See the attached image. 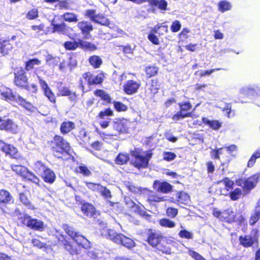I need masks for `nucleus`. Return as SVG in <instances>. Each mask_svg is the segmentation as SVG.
Listing matches in <instances>:
<instances>
[{
  "label": "nucleus",
  "mask_w": 260,
  "mask_h": 260,
  "mask_svg": "<svg viewBox=\"0 0 260 260\" xmlns=\"http://www.w3.org/2000/svg\"><path fill=\"white\" fill-rule=\"evenodd\" d=\"M88 61L90 64L94 68L98 69L102 65L103 63L102 59L98 55H92L88 58Z\"/></svg>",
  "instance_id": "nucleus-40"
},
{
  "label": "nucleus",
  "mask_w": 260,
  "mask_h": 260,
  "mask_svg": "<svg viewBox=\"0 0 260 260\" xmlns=\"http://www.w3.org/2000/svg\"><path fill=\"white\" fill-rule=\"evenodd\" d=\"M76 173H79L84 176H89L91 174V171L84 165L80 166L76 169Z\"/></svg>",
  "instance_id": "nucleus-57"
},
{
  "label": "nucleus",
  "mask_w": 260,
  "mask_h": 260,
  "mask_svg": "<svg viewBox=\"0 0 260 260\" xmlns=\"http://www.w3.org/2000/svg\"><path fill=\"white\" fill-rule=\"evenodd\" d=\"M31 243L34 246L36 247L39 249L48 248V245L42 242L39 239L37 238H34L31 240Z\"/></svg>",
  "instance_id": "nucleus-61"
},
{
  "label": "nucleus",
  "mask_w": 260,
  "mask_h": 260,
  "mask_svg": "<svg viewBox=\"0 0 260 260\" xmlns=\"http://www.w3.org/2000/svg\"><path fill=\"white\" fill-rule=\"evenodd\" d=\"M179 110L172 116V119L175 121H178L187 117H191L192 116L191 110L192 105L188 101H184L178 103Z\"/></svg>",
  "instance_id": "nucleus-6"
},
{
  "label": "nucleus",
  "mask_w": 260,
  "mask_h": 260,
  "mask_svg": "<svg viewBox=\"0 0 260 260\" xmlns=\"http://www.w3.org/2000/svg\"><path fill=\"white\" fill-rule=\"evenodd\" d=\"M112 103L114 109L118 112H124L127 110V106L121 102L114 101Z\"/></svg>",
  "instance_id": "nucleus-55"
},
{
  "label": "nucleus",
  "mask_w": 260,
  "mask_h": 260,
  "mask_svg": "<svg viewBox=\"0 0 260 260\" xmlns=\"http://www.w3.org/2000/svg\"><path fill=\"white\" fill-rule=\"evenodd\" d=\"M202 122L207 125L213 130L216 131L222 126V123L217 120H210L208 118L204 117L202 118Z\"/></svg>",
  "instance_id": "nucleus-32"
},
{
  "label": "nucleus",
  "mask_w": 260,
  "mask_h": 260,
  "mask_svg": "<svg viewBox=\"0 0 260 260\" xmlns=\"http://www.w3.org/2000/svg\"><path fill=\"white\" fill-rule=\"evenodd\" d=\"M212 214L214 217L218 218L223 222L231 223L237 221L235 213L230 208L224 210L222 211L214 209Z\"/></svg>",
  "instance_id": "nucleus-8"
},
{
  "label": "nucleus",
  "mask_w": 260,
  "mask_h": 260,
  "mask_svg": "<svg viewBox=\"0 0 260 260\" xmlns=\"http://www.w3.org/2000/svg\"><path fill=\"white\" fill-rule=\"evenodd\" d=\"M131 154L134 158L133 165L136 168H146L148 167L147 159L141 154V152L137 149L132 151Z\"/></svg>",
  "instance_id": "nucleus-13"
},
{
  "label": "nucleus",
  "mask_w": 260,
  "mask_h": 260,
  "mask_svg": "<svg viewBox=\"0 0 260 260\" xmlns=\"http://www.w3.org/2000/svg\"><path fill=\"white\" fill-rule=\"evenodd\" d=\"M30 217V216L26 214L19 212L17 218V225L27 226Z\"/></svg>",
  "instance_id": "nucleus-37"
},
{
  "label": "nucleus",
  "mask_w": 260,
  "mask_h": 260,
  "mask_svg": "<svg viewBox=\"0 0 260 260\" xmlns=\"http://www.w3.org/2000/svg\"><path fill=\"white\" fill-rule=\"evenodd\" d=\"M259 181L260 173L259 172L251 175L247 178L239 177L236 179L235 183L237 185L241 187L242 188H236L226 193L221 192V194L225 196L228 194L232 201L238 200L240 198L242 192L245 194H249L256 186Z\"/></svg>",
  "instance_id": "nucleus-1"
},
{
  "label": "nucleus",
  "mask_w": 260,
  "mask_h": 260,
  "mask_svg": "<svg viewBox=\"0 0 260 260\" xmlns=\"http://www.w3.org/2000/svg\"><path fill=\"white\" fill-rule=\"evenodd\" d=\"M129 121L124 118L116 119L113 122V128L116 136L128 133Z\"/></svg>",
  "instance_id": "nucleus-9"
},
{
  "label": "nucleus",
  "mask_w": 260,
  "mask_h": 260,
  "mask_svg": "<svg viewBox=\"0 0 260 260\" xmlns=\"http://www.w3.org/2000/svg\"><path fill=\"white\" fill-rule=\"evenodd\" d=\"M113 115V111L110 108H108L100 111L97 115L96 118L98 119L104 120L105 119L106 117H110Z\"/></svg>",
  "instance_id": "nucleus-50"
},
{
  "label": "nucleus",
  "mask_w": 260,
  "mask_h": 260,
  "mask_svg": "<svg viewBox=\"0 0 260 260\" xmlns=\"http://www.w3.org/2000/svg\"><path fill=\"white\" fill-rule=\"evenodd\" d=\"M160 88V84L157 79L151 80L150 82L147 84L144 94L146 98L152 99L158 93Z\"/></svg>",
  "instance_id": "nucleus-11"
},
{
  "label": "nucleus",
  "mask_w": 260,
  "mask_h": 260,
  "mask_svg": "<svg viewBox=\"0 0 260 260\" xmlns=\"http://www.w3.org/2000/svg\"><path fill=\"white\" fill-rule=\"evenodd\" d=\"M62 229L72 239L75 237L76 234L78 233L75 230L73 226H71L68 224H63L62 225Z\"/></svg>",
  "instance_id": "nucleus-53"
},
{
  "label": "nucleus",
  "mask_w": 260,
  "mask_h": 260,
  "mask_svg": "<svg viewBox=\"0 0 260 260\" xmlns=\"http://www.w3.org/2000/svg\"><path fill=\"white\" fill-rule=\"evenodd\" d=\"M75 127V123L72 121H63L60 126V133L64 135L71 132Z\"/></svg>",
  "instance_id": "nucleus-33"
},
{
  "label": "nucleus",
  "mask_w": 260,
  "mask_h": 260,
  "mask_svg": "<svg viewBox=\"0 0 260 260\" xmlns=\"http://www.w3.org/2000/svg\"><path fill=\"white\" fill-rule=\"evenodd\" d=\"M14 101L19 106L25 109V110L28 112V115H31L35 112L36 108L32 104L27 101L26 99H24L20 95H18L16 97Z\"/></svg>",
  "instance_id": "nucleus-20"
},
{
  "label": "nucleus",
  "mask_w": 260,
  "mask_h": 260,
  "mask_svg": "<svg viewBox=\"0 0 260 260\" xmlns=\"http://www.w3.org/2000/svg\"><path fill=\"white\" fill-rule=\"evenodd\" d=\"M81 204V210L82 213L88 217H92L96 214V209L94 205L88 202L82 203Z\"/></svg>",
  "instance_id": "nucleus-21"
},
{
  "label": "nucleus",
  "mask_w": 260,
  "mask_h": 260,
  "mask_svg": "<svg viewBox=\"0 0 260 260\" xmlns=\"http://www.w3.org/2000/svg\"><path fill=\"white\" fill-rule=\"evenodd\" d=\"M23 179L29 181L37 185H39L40 181L39 178L34 173L29 171L28 170H27Z\"/></svg>",
  "instance_id": "nucleus-43"
},
{
  "label": "nucleus",
  "mask_w": 260,
  "mask_h": 260,
  "mask_svg": "<svg viewBox=\"0 0 260 260\" xmlns=\"http://www.w3.org/2000/svg\"><path fill=\"white\" fill-rule=\"evenodd\" d=\"M129 159L128 153H119L115 159V162L118 165L126 164Z\"/></svg>",
  "instance_id": "nucleus-39"
},
{
  "label": "nucleus",
  "mask_w": 260,
  "mask_h": 260,
  "mask_svg": "<svg viewBox=\"0 0 260 260\" xmlns=\"http://www.w3.org/2000/svg\"><path fill=\"white\" fill-rule=\"evenodd\" d=\"M176 200L178 204L188 205L190 202V197L187 192L181 190L177 192Z\"/></svg>",
  "instance_id": "nucleus-25"
},
{
  "label": "nucleus",
  "mask_w": 260,
  "mask_h": 260,
  "mask_svg": "<svg viewBox=\"0 0 260 260\" xmlns=\"http://www.w3.org/2000/svg\"><path fill=\"white\" fill-rule=\"evenodd\" d=\"M181 28V24L179 20H176L172 22L171 25V30L173 32H177L180 30Z\"/></svg>",
  "instance_id": "nucleus-64"
},
{
  "label": "nucleus",
  "mask_w": 260,
  "mask_h": 260,
  "mask_svg": "<svg viewBox=\"0 0 260 260\" xmlns=\"http://www.w3.org/2000/svg\"><path fill=\"white\" fill-rule=\"evenodd\" d=\"M101 234L103 237L110 239L115 243L120 244L128 249H132L136 246L134 241L122 234L117 233L113 230L108 229L106 227L101 231Z\"/></svg>",
  "instance_id": "nucleus-4"
},
{
  "label": "nucleus",
  "mask_w": 260,
  "mask_h": 260,
  "mask_svg": "<svg viewBox=\"0 0 260 260\" xmlns=\"http://www.w3.org/2000/svg\"><path fill=\"white\" fill-rule=\"evenodd\" d=\"M260 157V151L257 150L254 152V153L251 155L250 159H249L247 163V167L249 168L252 167L257 158Z\"/></svg>",
  "instance_id": "nucleus-56"
},
{
  "label": "nucleus",
  "mask_w": 260,
  "mask_h": 260,
  "mask_svg": "<svg viewBox=\"0 0 260 260\" xmlns=\"http://www.w3.org/2000/svg\"><path fill=\"white\" fill-rule=\"evenodd\" d=\"M0 130L10 132L12 133H16L17 129V125L11 119H7L6 120L0 117Z\"/></svg>",
  "instance_id": "nucleus-19"
},
{
  "label": "nucleus",
  "mask_w": 260,
  "mask_h": 260,
  "mask_svg": "<svg viewBox=\"0 0 260 260\" xmlns=\"http://www.w3.org/2000/svg\"><path fill=\"white\" fill-rule=\"evenodd\" d=\"M152 187L157 192L162 193H169L173 191V186L166 181H161L155 180L153 181Z\"/></svg>",
  "instance_id": "nucleus-12"
},
{
  "label": "nucleus",
  "mask_w": 260,
  "mask_h": 260,
  "mask_svg": "<svg viewBox=\"0 0 260 260\" xmlns=\"http://www.w3.org/2000/svg\"><path fill=\"white\" fill-rule=\"evenodd\" d=\"M167 215L171 218H175L178 214V209L174 207H168L166 210Z\"/></svg>",
  "instance_id": "nucleus-62"
},
{
  "label": "nucleus",
  "mask_w": 260,
  "mask_h": 260,
  "mask_svg": "<svg viewBox=\"0 0 260 260\" xmlns=\"http://www.w3.org/2000/svg\"><path fill=\"white\" fill-rule=\"evenodd\" d=\"M99 192L105 199H109L112 198L111 191L106 186L102 185Z\"/></svg>",
  "instance_id": "nucleus-59"
},
{
  "label": "nucleus",
  "mask_w": 260,
  "mask_h": 260,
  "mask_svg": "<svg viewBox=\"0 0 260 260\" xmlns=\"http://www.w3.org/2000/svg\"><path fill=\"white\" fill-rule=\"evenodd\" d=\"M41 63V61L37 58L30 59L25 63V71H30L35 69V66H39Z\"/></svg>",
  "instance_id": "nucleus-36"
},
{
  "label": "nucleus",
  "mask_w": 260,
  "mask_h": 260,
  "mask_svg": "<svg viewBox=\"0 0 260 260\" xmlns=\"http://www.w3.org/2000/svg\"><path fill=\"white\" fill-rule=\"evenodd\" d=\"M48 167L41 161H37L34 164V170L35 172L39 174L43 172L44 173V170L47 169Z\"/></svg>",
  "instance_id": "nucleus-54"
},
{
  "label": "nucleus",
  "mask_w": 260,
  "mask_h": 260,
  "mask_svg": "<svg viewBox=\"0 0 260 260\" xmlns=\"http://www.w3.org/2000/svg\"><path fill=\"white\" fill-rule=\"evenodd\" d=\"M39 17L38 9L33 8L29 10L25 14V17L28 20H35Z\"/></svg>",
  "instance_id": "nucleus-48"
},
{
  "label": "nucleus",
  "mask_w": 260,
  "mask_h": 260,
  "mask_svg": "<svg viewBox=\"0 0 260 260\" xmlns=\"http://www.w3.org/2000/svg\"><path fill=\"white\" fill-rule=\"evenodd\" d=\"M58 242L72 255L78 256L81 254V249L73 245L66 237L61 236V239H59Z\"/></svg>",
  "instance_id": "nucleus-17"
},
{
  "label": "nucleus",
  "mask_w": 260,
  "mask_h": 260,
  "mask_svg": "<svg viewBox=\"0 0 260 260\" xmlns=\"http://www.w3.org/2000/svg\"><path fill=\"white\" fill-rule=\"evenodd\" d=\"M39 83L44 95L50 103L55 105L56 104V96L47 82L42 79H40Z\"/></svg>",
  "instance_id": "nucleus-15"
},
{
  "label": "nucleus",
  "mask_w": 260,
  "mask_h": 260,
  "mask_svg": "<svg viewBox=\"0 0 260 260\" xmlns=\"http://www.w3.org/2000/svg\"><path fill=\"white\" fill-rule=\"evenodd\" d=\"M176 157V155L172 152L166 151L163 153V159L167 161L174 160Z\"/></svg>",
  "instance_id": "nucleus-63"
},
{
  "label": "nucleus",
  "mask_w": 260,
  "mask_h": 260,
  "mask_svg": "<svg viewBox=\"0 0 260 260\" xmlns=\"http://www.w3.org/2000/svg\"><path fill=\"white\" fill-rule=\"evenodd\" d=\"M0 150L5 153L6 156H9L11 158H19L17 149L13 145L7 144L2 140H0Z\"/></svg>",
  "instance_id": "nucleus-14"
},
{
  "label": "nucleus",
  "mask_w": 260,
  "mask_h": 260,
  "mask_svg": "<svg viewBox=\"0 0 260 260\" xmlns=\"http://www.w3.org/2000/svg\"><path fill=\"white\" fill-rule=\"evenodd\" d=\"M94 94L98 97H100L106 104L112 103L111 98L109 94L103 89H96L94 91Z\"/></svg>",
  "instance_id": "nucleus-35"
},
{
  "label": "nucleus",
  "mask_w": 260,
  "mask_h": 260,
  "mask_svg": "<svg viewBox=\"0 0 260 260\" xmlns=\"http://www.w3.org/2000/svg\"><path fill=\"white\" fill-rule=\"evenodd\" d=\"M63 20L68 22H77L78 21L77 16L74 13L66 12L62 15Z\"/></svg>",
  "instance_id": "nucleus-47"
},
{
  "label": "nucleus",
  "mask_w": 260,
  "mask_h": 260,
  "mask_svg": "<svg viewBox=\"0 0 260 260\" xmlns=\"http://www.w3.org/2000/svg\"><path fill=\"white\" fill-rule=\"evenodd\" d=\"M159 225L164 228H173L175 227L176 223L174 221L167 218H162L158 220Z\"/></svg>",
  "instance_id": "nucleus-46"
},
{
  "label": "nucleus",
  "mask_w": 260,
  "mask_h": 260,
  "mask_svg": "<svg viewBox=\"0 0 260 260\" xmlns=\"http://www.w3.org/2000/svg\"><path fill=\"white\" fill-rule=\"evenodd\" d=\"M12 70L14 75L13 84L15 86L21 89L28 90V78L26 71L21 66L12 67Z\"/></svg>",
  "instance_id": "nucleus-5"
},
{
  "label": "nucleus",
  "mask_w": 260,
  "mask_h": 260,
  "mask_svg": "<svg viewBox=\"0 0 260 260\" xmlns=\"http://www.w3.org/2000/svg\"><path fill=\"white\" fill-rule=\"evenodd\" d=\"M82 77L87 81L88 85L90 86L101 84L104 80L105 75L103 72H101L94 76L90 72H87L83 74Z\"/></svg>",
  "instance_id": "nucleus-10"
},
{
  "label": "nucleus",
  "mask_w": 260,
  "mask_h": 260,
  "mask_svg": "<svg viewBox=\"0 0 260 260\" xmlns=\"http://www.w3.org/2000/svg\"><path fill=\"white\" fill-rule=\"evenodd\" d=\"M85 183L88 189L92 191L99 192L100 188L102 187V185L100 183H96L90 182H85Z\"/></svg>",
  "instance_id": "nucleus-58"
},
{
  "label": "nucleus",
  "mask_w": 260,
  "mask_h": 260,
  "mask_svg": "<svg viewBox=\"0 0 260 260\" xmlns=\"http://www.w3.org/2000/svg\"><path fill=\"white\" fill-rule=\"evenodd\" d=\"M144 71L146 77L150 78L156 76L158 72V68L155 66H148L145 67Z\"/></svg>",
  "instance_id": "nucleus-41"
},
{
  "label": "nucleus",
  "mask_w": 260,
  "mask_h": 260,
  "mask_svg": "<svg viewBox=\"0 0 260 260\" xmlns=\"http://www.w3.org/2000/svg\"><path fill=\"white\" fill-rule=\"evenodd\" d=\"M222 182L224 186V189L229 192L234 188V182L228 177H224L221 180L218 181V183Z\"/></svg>",
  "instance_id": "nucleus-44"
},
{
  "label": "nucleus",
  "mask_w": 260,
  "mask_h": 260,
  "mask_svg": "<svg viewBox=\"0 0 260 260\" xmlns=\"http://www.w3.org/2000/svg\"><path fill=\"white\" fill-rule=\"evenodd\" d=\"M79 48L84 51H93L98 49L96 45L91 42L79 39Z\"/></svg>",
  "instance_id": "nucleus-34"
},
{
  "label": "nucleus",
  "mask_w": 260,
  "mask_h": 260,
  "mask_svg": "<svg viewBox=\"0 0 260 260\" xmlns=\"http://www.w3.org/2000/svg\"><path fill=\"white\" fill-rule=\"evenodd\" d=\"M232 6L230 2L227 1H220L218 3V10L221 13L229 11L231 9Z\"/></svg>",
  "instance_id": "nucleus-45"
},
{
  "label": "nucleus",
  "mask_w": 260,
  "mask_h": 260,
  "mask_svg": "<svg viewBox=\"0 0 260 260\" xmlns=\"http://www.w3.org/2000/svg\"><path fill=\"white\" fill-rule=\"evenodd\" d=\"M160 25H156L151 30V32L148 34L147 38L148 40L153 45H158L159 44V40L155 34L158 33V30L161 28Z\"/></svg>",
  "instance_id": "nucleus-30"
},
{
  "label": "nucleus",
  "mask_w": 260,
  "mask_h": 260,
  "mask_svg": "<svg viewBox=\"0 0 260 260\" xmlns=\"http://www.w3.org/2000/svg\"><path fill=\"white\" fill-rule=\"evenodd\" d=\"M147 243L155 249L158 254L170 255L172 253V248L166 239V237L161 233L152 229L146 230Z\"/></svg>",
  "instance_id": "nucleus-2"
},
{
  "label": "nucleus",
  "mask_w": 260,
  "mask_h": 260,
  "mask_svg": "<svg viewBox=\"0 0 260 260\" xmlns=\"http://www.w3.org/2000/svg\"><path fill=\"white\" fill-rule=\"evenodd\" d=\"M140 86V81L137 82L134 80H128L123 85V90L126 94L132 95L136 93Z\"/></svg>",
  "instance_id": "nucleus-16"
},
{
  "label": "nucleus",
  "mask_w": 260,
  "mask_h": 260,
  "mask_svg": "<svg viewBox=\"0 0 260 260\" xmlns=\"http://www.w3.org/2000/svg\"><path fill=\"white\" fill-rule=\"evenodd\" d=\"M151 6H157L161 10H166L168 3L166 0H147V2Z\"/></svg>",
  "instance_id": "nucleus-38"
},
{
  "label": "nucleus",
  "mask_w": 260,
  "mask_h": 260,
  "mask_svg": "<svg viewBox=\"0 0 260 260\" xmlns=\"http://www.w3.org/2000/svg\"><path fill=\"white\" fill-rule=\"evenodd\" d=\"M12 170L17 174L20 176L22 178L27 172L28 169L22 165H12L11 166Z\"/></svg>",
  "instance_id": "nucleus-42"
},
{
  "label": "nucleus",
  "mask_w": 260,
  "mask_h": 260,
  "mask_svg": "<svg viewBox=\"0 0 260 260\" xmlns=\"http://www.w3.org/2000/svg\"><path fill=\"white\" fill-rule=\"evenodd\" d=\"M260 219V211L254 208V212L251 214L249 222V224L253 225L255 224Z\"/></svg>",
  "instance_id": "nucleus-52"
},
{
  "label": "nucleus",
  "mask_w": 260,
  "mask_h": 260,
  "mask_svg": "<svg viewBox=\"0 0 260 260\" xmlns=\"http://www.w3.org/2000/svg\"><path fill=\"white\" fill-rule=\"evenodd\" d=\"M27 227L32 230L38 231H43L44 228V223L42 221L37 218H33L31 216Z\"/></svg>",
  "instance_id": "nucleus-26"
},
{
  "label": "nucleus",
  "mask_w": 260,
  "mask_h": 260,
  "mask_svg": "<svg viewBox=\"0 0 260 260\" xmlns=\"http://www.w3.org/2000/svg\"><path fill=\"white\" fill-rule=\"evenodd\" d=\"M14 199L11 193L5 189H0V206L13 203Z\"/></svg>",
  "instance_id": "nucleus-22"
},
{
  "label": "nucleus",
  "mask_w": 260,
  "mask_h": 260,
  "mask_svg": "<svg viewBox=\"0 0 260 260\" xmlns=\"http://www.w3.org/2000/svg\"><path fill=\"white\" fill-rule=\"evenodd\" d=\"M239 241L240 245L245 248L251 247L254 243L253 237L249 235L240 236L239 237Z\"/></svg>",
  "instance_id": "nucleus-29"
},
{
  "label": "nucleus",
  "mask_w": 260,
  "mask_h": 260,
  "mask_svg": "<svg viewBox=\"0 0 260 260\" xmlns=\"http://www.w3.org/2000/svg\"><path fill=\"white\" fill-rule=\"evenodd\" d=\"M149 193L147 197V201L150 203L153 202H160L164 201V197H159L157 194L154 193L152 191L150 190Z\"/></svg>",
  "instance_id": "nucleus-49"
},
{
  "label": "nucleus",
  "mask_w": 260,
  "mask_h": 260,
  "mask_svg": "<svg viewBox=\"0 0 260 260\" xmlns=\"http://www.w3.org/2000/svg\"><path fill=\"white\" fill-rule=\"evenodd\" d=\"M41 177L44 181L48 184H52L56 179L55 174L48 167L44 170Z\"/></svg>",
  "instance_id": "nucleus-28"
},
{
  "label": "nucleus",
  "mask_w": 260,
  "mask_h": 260,
  "mask_svg": "<svg viewBox=\"0 0 260 260\" xmlns=\"http://www.w3.org/2000/svg\"><path fill=\"white\" fill-rule=\"evenodd\" d=\"M13 48V44L10 40H3L0 44V53L3 56L8 55L12 51Z\"/></svg>",
  "instance_id": "nucleus-27"
},
{
  "label": "nucleus",
  "mask_w": 260,
  "mask_h": 260,
  "mask_svg": "<svg viewBox=\"0 0 260 260\" xmlns=\"http://www.w3.org/2000/svg\"><path fill=\"white\" fill-rule=\"evenodd\" d=\"M1 95L5 101L11 100L15 99V95L13 94L12 90L8 89L6 91L1 92Z\"/></svg>",
  "instance_id": "nucleus-60"
},
{
  "label": "nucleus",
  "mask_w": 260,
  "mask_h": 260,
  "mask_svg": "<svg viewBox=\"0 0 260 260\" xmlns=\"http://www.w3.org/2000/svg\"><path fill=\"white\" fill-rule=\"evenodd\" d=\"M94 9H87L84 13L85 17L89 18L90 21L101 25L109 26L110 20L103 13H96Z\"/></svg>",
  "instance_id": "nucleus-7"
},
{
  "label": "nucleus",
  "mask_w": 260,
  "mask_h": 260,
  "mask_svg": "<svg viewBox=\"0 0 260 260\" xmlns=\"http://www.w3.org/2000/svg\"><path fill=\"white\" fill-rule=\"evenodd\" d=\"M47 144L53 156L57 159H63L69 155L71 146L70 143L62 136L55 135Z\"/></svg>",
  "instance_id": "nucleus-3"
},
{
  "label": "nucleus",
  "mask_w": 260,
  "mask_h": 260,
  "mask_svg": "<svg viewBox=\"0 0 260 260\" xmlns=\"http://www.w3.org/2000/svg\"><path fill=\"white\" fill-rule=\"evenodd\" d=\"M77 27L83 35L84 39H88L91 37L90 34L93 30V27L91 22L82 20L78 23Z\"/></svg>",
  "instance_id": "nucleus-18"
},
{
  "label": "nucleus",
  "mask_w": 260,
  "mask_h": 260,
  "mask_svg": "<svg viewBox=\"0 0 260 260\" xmlns=\"http://www.w3.org/2000/svg\"><path fill=\"white\" fill-rule=\"evenodd\" d=\"M20 202L28 209L34 210L35 207L29 200L28 193L27 192H21L19 194Z\"/></svg>",
  "instance_id": "nucleus-31"
},
{
  "label": "nucleus",
  "mask_w": 260,
  "mask_h": 260,
  "mask_svg": "<svg viewBox=\"0 0 260 260\" xmlns=\"http://www.w3.org/2000/svg\"><path fill=\"white\" fill-rule=\"evenodd\" d=\"M72 239L78 245L85 249H88L91 246V243L89 240L79 233H78Z\"/></svg>",
  "instance_id": "nucleus-24"
},
{
  "label": "nucleus",
  "mask_w": 260,
  "mask_h": 260,
  "mask_svg": "<svg viewBox=\"0 0 260 260\" xmlns=\"http://www.w3.org/2000/svg\"><path fill=\"white\" fill-rule=\"evenodd\" d=\"M63 47L67 50H75L79 47V39L78 42H65L63 44Z\"/></svg>",
  "instance_id": "nucleus-51"
},
{
  "label": "nucleus",
  "mask_w": 260,
  "mask_h": 260,
  "mask_svg": "<svg viewBox=\"0 0 260 260\" xmlns=\"http://www.w3.org/2000/svg\"><path fill=\"white\" fill-rule=\"evenodd\" d=\"M58 95L59 96H68L69 99L71 102H76L77 100V95L75 92H72L67 86H63L58 88Z\"/></svg>",
  "instance_id": "nucleus-23"
}]
</instances>
